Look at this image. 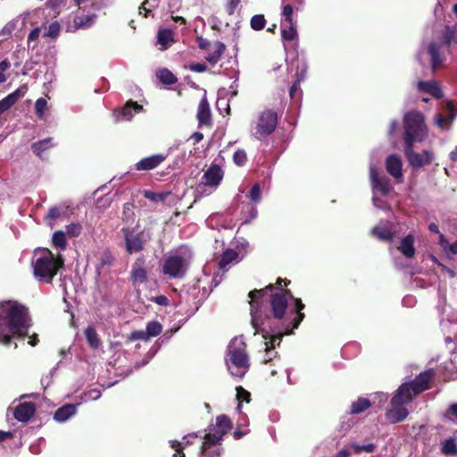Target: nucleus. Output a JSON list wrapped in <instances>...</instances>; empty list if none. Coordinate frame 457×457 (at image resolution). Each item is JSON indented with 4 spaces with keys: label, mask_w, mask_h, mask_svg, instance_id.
<instances>
[{
    "label": "nucleus",
    "mask_w": 457,
    "mask_h": 457,
    "mask_svg": "<svg viewBox=\"0 0 457 457\" xmlns=\"http://www.w3.org/2000/svg\"><path fill=\"white\" fill-rule=\"evenodd\" d=\"M272 289L273 286L269 285L264 289H255L251 291L248 295L251 298V324L255 329L254 335L261 334L265 339L264 355L262 357L264 362L270 361L276 356L277 353L274 352L276 346L275 343L278 341L277 345H279L283 336L291 334L287 327L285 332H282V330L277 327H273L270 316L264 313L260 307L259 298L262 297L266 291Z\"/></svg>",
    "instance_id": "f257e3e1"
},
{
    "label": "nucleus",
    "mask_w": 457,
    "mask_h": 457,
    "mask_svg": "<svg viewBox=\"0 0 457 457\" xmlns=\"http://www.w3.org/2000/svg\"><path fill=\"white\" fill-rule=\"evenodd\" d=\"M433 375V370H427L420 373L415 380L403 383L399 386L386 412V418L390 423L400 422L408 416V411L404 405L410 403L418 394L428 388Z\"/></svg>",
    "instance_id": "f03ea898"
},
{
    "label": "nucleus",
    "mask_w": 457,
    "mask_h": 457,
    "mask_svg": "<svg viewBox=\"0 0 457 457\" xmlns=\"http://www.w3.org/2000/svg\"><path fill=\"white\" fill-rule=\"evenodd\" d=\"M30 320L25 307L15 302L0 303V343L9 345L12 338H21L27 335Z\"/></svg>",
    "instance_id": "7ed1b4c3"
},
{
    "label": "nucleus",
    "mask_w": 457,
    "mask_h": 457,
    "mask_svg": "<svg viewBox=\"0 0 457 457\" xmlns=\"http://www.w3.org/2000/svg\"><path fill=\"white\" fill-rule=\"evenodd\" d=\"M232 428L231 420L227 415H220L216 418V422L208 427L204 441L197 436L188 435L187 437L194 439V444L197 445L199 457H220V449L216 445L222 439Z\"/></svg>",
    "instance_id": "20e7f679"
},
{
    "label": "nucleus",
    "mask_w": 457,
    "mask_h": 457,
    "mask_svg": "<svg viewBox=\"0 0 457 457\" xmlns=\"http://www.w3.org/2000/svg\"><path fill=\"white\" fill-rule=\"evenodd\" d=\"M31 266L35 278L43 283H51L59 269L63 266L61 256H55L46 248H38L34 251Z\"/></svg>",
    "instance_id": "39448f33"
},
{
    "label": "nucleus",
    "mask_w": 457,
    "mask_h": 457,
    "mask_svg": "<svg viewBox=\"0 0 457 457\" xmlns=\"http://www.w3.org/2000/svg\"><path fill=\"white\" fill-rule=\"evenodd\" d=\"M228 370L233 377L243 378L249 369V358L242 337H235L229 342L225 358Z\"/></svg>",
    "instance_id": "423d86ee"
},
{
    "label": "nucleus",
    "mask_w": 457,
    "mask_h": 457,
    "mask_svg": "<svg viewBox=\"0 0 457 457\" xmlns=\"http://www.w3.org/2000/svg\"><path fill=\"white\" fill-rule=\"evenodd\" d=\"M291 299L294 302V312H295V316L293 318V329L297 328L300 325L301 321L304 318V314L301 312V311L304 308V304L302 303L301 299L295 298L290 291L288 290H280L272 295L270 299V305L272 311V323L274 322L273 319L281 320L284 315L286 309L288 306V300ZM273 327H275L272 324Z\"/></svg>",
    "instance_id": "0eeeda50"
},
{
    "label": "nucleus",
    "mask_w": 457,
    "mask_h": 457,
    "mask_svg": "<svg viewBox=\"0 0 457 457\" xmlns=\"http://www.w3.org/2000/svg\"><path fill=\"white\" fill-rule=\"evenodd\" d=\"M403 140L405 145H413L416 142H422L428 137V128L424 115L417 111H411L403 117Z\"/></svg>",
    "instance_id": "6e6552de"
},
{
    "label": "nucleus",
    "mask_w": 457,
    "mask_h": 457,
    "mask_svg": "<svg viewBox=\"0 0 457 457\" xmlns=\"http://www.w3.org/2000/svg\"><path fill=\"white\" fill-rule=\"evenodd\" d=\"M190 261V250L187 247H180L166 258L162 265V273L170 278H181L186 274Z\"/></svg>",
    "instance_id": "1a4fd4ad"
},
{
    "label": "nucleus",
    "mask_w": 457,
    "mask_h": 457,
    "mask_svg": "<svg viewBox=\"0 0 457 457\" xmlns=\"http://www.w3.org/2000/svg\"><path fill=\"white\" fill-rule=\"evenodd\" d=\"M452 33L453 31L451 29L447 27L443 38L430 42L426 49V52L421 49L417 54V59L419 62L422 63V56L427 53L430 56L432 69L435 71L440 67L445 60V51L447 50L451 42Z\"/></svg>",
    "instance_id": "9d476101"
},
{
    "label": "nucleus",
    "mask_w": 457,
    "mask_h": 457,
    "mask_svg": "<svg viewBox=\"0 0 457 457\" xmlns=\"http://www.w3.org/2000/svg\"><path fill=\"white\" fill-rule=\"evenodd\" d=\"M370 179L373 193V204L376 208L384 209L385 204L381 201L380 196L386 195L392 190L390 181L385 176L379 177L372 163L370 165Z\"/></svg>",
    "instance_id": "9b49d317"
},
{
    "label": "nucleus",
    "mask_w": 457,
    "mask_h": 457,
    "mask_svg": "<svg viewBox=\"0 0 457 457\" xmlns=\"http://www.w3.org/2000/svg\"><path fill=\"white\" fill-rule=\"evenodd\" d=\"M278 122L277 113L271 110H266L261 113L256 127L255 137L262 139L271 134Z\"/></svg>",
    "instance_id": "f8f14e48"
},
{
    "label": "nucleus",
    "mask_w": 457,
    "mask_h": 457,
    "mask_svg": "<svg viewBox=\"0 0 457 457\" xmlns=\"http://www.w3.org/2000/svg\"><path fill=\"white\" fill-rule=\"evenodd\" d=\"M223 179V171L217 164L211 165L204 173L202 177V183L197 186V192L204 195L203 188L204 187H211L212 190L216 189Z\"/></svg>",
    "instance_id": "ddd939ff"
},
{
    "label": "nucleus",
    "mask_w": 457,
    "mask_h": 457,
    "mask_svg": "<svg viewBox=\"0 0 457 457\" xmlns=\"http://www.w3.org/2000/svg\"><path fill=\"white\" fill-rule=\"evenodd\" d=\"M122 232L125 241V249L128 253H136L144 249V245L147 242V237L143 232H135L129 228H123Z\"/></svg>",
    "instance_id": "4468645a"
},
{
    "label": "nucleus",
    "mask_w": 457,
    "mask_h": 457,
    "mask_svg": "<svg viewBox=\"0 0 457 457\" xmlns=\"http://www.w3.org/2000/svg\"><path fill=\"white\" fill-rule=\"evenodd\" d=\"M413 145H405L404 152L408 158L410 164L413 167H421L428 164L432 160V155L429 152L424 151L421 154H417L412 150Z\"/></svg>",
    "instance_id": "2eb2a0df"
},
{
    "label": "nucleus",
    "mask_w": 457,
    "mask_h": 457,
    "mask_svg": "<svg viewBox=\"0 0 457 457\" xmlns=\"http://www.w3.org/2000/svg\"><path fill=\"white\" fill-rule=\"evenodd\" d=\"M386 171L396 180L403 182V162L396 154L389 155L386 160Z\"/></svg>",
    "instance_id": "dca6fc26"
},
{
    "label": "nucleus",
    "mask_w": 457,
    "mask_h": 457,
    "mask_svg": "<svg viewBox=\"0 0 457 457\" xmlns=\"http://www.w3.org/2000/svg\"><path fill=\"white\" fill-rule=\"evenodd\" d=\"M27 86L22 85L15 91L0 100V115L12 108L21 97H23L27 93Z\"/></svg>",
    "instance_id": "f3484780"
},
{
    "label": "nucleus",
    "mask_w": 457,
    "mask_h": 457,
    "mask_svg": "<svg viewBox=\"0 0 457 457\" xmlns=\"http://www.w3.org/2000/svg\"><path fill=\"white\" fill-rule=\"evenodd\" d=\"M168 154H157L143 158L136 164L137 170H150L159 166L167 158Z\"/></svg>",
    "instance_id": "a211bd4d"
},
{
    "label": "nucleus",
    "mask_w": 457,
    "mask_h": 457,
    "mask_svg": "<svg viewBox=\"0 0 457 457\" xmlns=\"http://www.w3.org/2000/svg\"><path fill=\"white\" fill-rule=\"evenodd\" d=\"M393 223L390 221H380L372 229V234L378 239L386 242H391L394 237L392 231Z\"/></svg>",
    "instance_id": "6ab92c4d"
},
{
    "label": "nucleus",
    "mask_w": 457,
    "mask_h": 457,
    "mask_svg": "<svg viewBox=\"0 0 457 457\" xmlns=\"http://www.w3.org/2000/svg\"><path fill=\"white\" fill-rule=\"evenodd\" d=\"M35 404L33 403H21L14 410V418L21 422H27L35 413Z\"/></svg>",
    "instance_id": "aec40b11"
},
{
    "label": "nucleus",
    "mask_w": 457,
    "mask_h": 457,
    "mask_svg": "<svg viewBox=\"0 0 457 457\" xmlns=\"http://www.w3.org/2000/svg\"><path fill=\"white\" fill-rule=\"evenodd\" d=\"M445 109L447 112L446 115L438 113L435 116V122L440 129L447 128L455 118L454 106L452 103H447Z\"/></svg>",
    "instance_id": "412c9836"
},
{
    "label": "nucleus",
    "mask_w": 457,
    "mask_h": 457,
    "mask_svg": "<svg viewBox=\"0 0 457 457\" xmlns=\"http://www.w3.org/2000/svg\"><path fill=\"white\" fill-rule=\"evenodd\" d=\"M281 36L285 41H293L297 38L296 21H281Z\"/></svg>",
    "instance_id": "4be33fe9"
},
{
    "label": "nucleus",
    "mask_w": 457,
    "mask_h": 457,
    "mask_svg": "<svg viewBox=\"0 0 457 457\" xmlns=\"http://www.w3.org/2000/svg\"><path fill=\"white\" fill-rule=\"evenodd\" d=\"M418 89L420 92L428 93L437 99L443 97V92L436 80L419 81Z\"/></svg>",
    "instance_id": "5701e85b"
},
{
    "label": "nucleus",
    "mask_w": 457,
    "mask_h": 457,
    "mask_svg": "<svg viewBox=\"0 0 457 457\" xmlns=\"http://www.w3.org/2000/svg\"><path fill=\"white\" fill-rule=\"evenodd\" d=\"M143 259H137L131 270V279L134 284L145 283L147 279V272L143 267Z\"/></svg>",
    "instance_id": "b1692460"
},
{
    "label": "nucleus",
    "mask_w": 457,
    "mask_h": 457,
    "mask_svg": "<svg viewBox=\"0 0 457 457\" xmlns=\"http://www.w3.org/2000/svg\"><path fill=\"white\" fill-rule=\"evenodd\" d=\"M225 48L226 47L223 43L220 41L214 42L211 46V48L209 49L210 52L205 57L206 61L212 65L216 64L223 54Z\"/></svg>",
    "instance_id": "393cba45"
},
{
    "label": "nucleus",
    "mask_w": 457,
    "mask_h": 457,
    "mask_svg": "<svg viewBox=\"0 0 457 457\" xmlns=\"http://www.w3.org/2000/svg\"><path fill=\"white\" fill-rule=\"evenodd\" d=\"M78 404H65L60 407L54 415L58 422H65L77 412Z\"/></svg>",
    "instance_id": "a878e982"
},
{
    "label": "nucleus",
    "mask_w": 457,
    "mask_h": 457,
    "mask_svg": "<svg viewBox=\"0 0 457 457\" xmlns=\"http://www.w3.org/2000/svg\"><path fill=\"white\" fill-rule=\"evenodd\" d=\"M197 120L200 126L209 125L211 120L210 105L206 98H203L198 105Z\"/></svg>",
    "instance_id": "bb28decb"
},
{
    "label": "nucleus",
    "mask_w": 457,
    "mask_h": 457,
    "mask_svg": "<svg viewBox=\"0 0 457 457\" xmlns=\"http://www.w3.org/2000/svg\"><path fill=\"white\" fill-rule=\"evenodd\" d=\"M240 260L241 258L235 250L227 249L223 252L219 265L221 269H228L231 265L238 263Z\"/></svg>",
    "instance_id": "cd10ccee"
},
{
    "label": "nucleus",
    "mask_w": 457,
    "mask_h": 457,
    "mask_svg": "<svg viewBox=\"0 0 457 457\" xmlns=\"http://www.w3.org/2000/svg\"><path fill=\"white\" fill-rule=\"evenodd\" d=\"M398 248L405 257L412 258L415 254L413 236L408 235L403 238Z\"/></svg>",
    "instance_id": "c85d7f7f"
},
{
    "label": "nucleus",
    "mask_w": 457,
    "mask_h": 457,
    "mask_svg": "<svg viewBox=\"0 0 457 457\" xmlns=\"http://www.w3.org/2000/svg\"><path fill=\"white\" fill-rule=\"evenodd\" d=\"M142 106L137 103H128L118 113V120H130L136 112L142 110Z\"/></svg>",
    "instance_id": "c756f323"
},
{
    "label": "nucleus",
    "mask_w": 457,
    "mask_h": 457,
    "mask_svg": "<svg viewBox=\"0 0 457 457\" xmlns=\"http://www.w3.org/2000/svg\"><path fill=\"white\" fill-rule=\"evenodd\" d=\"M438 245L447 257L457 255V240L453 243H449L444 235H440Z\"/></svg>",
    "instance_id": "7c9ffc66"
},
{
    "label": "nucleus",
    "mask_w": 457,
    "mask_h": 457,
    "mask_svg": "<svg viewBox=\"0 0 457 457\" xmlns=\"http://www.w3.org/2000/svg\"><path fill=\"white\" fill-rule=\"evenodd\" d=\"M171 448L175 450L174 457H186V453L182 452L183 449H187V445L194 444V441H190L187 436L183 438L182 442L172 440L170 442Z\"/></svg>",
    "instance_id": "2f4dec72"
},
{
    "label": "nucleus",
    "mask_w": 457,
    "mask_h": 457,
    "mask_svg": "<svg viewBox=\"0 0 457 457\" xmlns=\"http://www.w3.org/2000/svg\"><path fill=\"white\" fill-rule=\"evenodd\" d=\"M52 141L53 139L48 137L34 143L32 145L33 152L41 158L43 152L54 145Z\"/></svg>",
    "instance_id": "473e14b6"
},
{
    "label": "nucleus",
    "mask_w": 457,
    "mask_h": 457,
    "mask_svg": "<svg viewBox=\"0 0 457 457\" xmlns=\"http://www.w3.org/2000/svg\"><path fill=\"white\" fill-rule=\"evenodd\" d=\"M301 4V0H282L283 12L281 21H295L293 18V4Z\"/></svg>",
    "instance_id": "72a5a7b5"
},
{
    "label": "nucleus",
    "mask_w": 457,
    "mask_h": 457,
    "mask_svg": "<svg viewBox=\"0 0 457 457\" xmlns=\"http://www.w3.org/2000/svg\"><path fill=\"white\" fill-rule=\"evenodd\" d=\"M95 15H81L74 18V24L77 29H87L95 22Z\"/></svg>",
    "instance_id": "f704fd0d"
},
{
    "label": "nucleus",
    "mask_w": 457,
    "mask_h": 457,
    "mask_svg": "<svg viewBox=\"0 0 457 457\" xmlns=\"http://www.w3.org/2000/svg\"><path fill=\"white\" fill-rule=\"evenodd\" d=\"M172 40L173 33L170 29H162L158 32L157 42L162 46V49H165Z\"/></svg>",
    "instance_id": "c9c22d12"
},
{
    "label": "nucleus",
    "mask_w": 457,
    "mask_h": 457,
    "mask_svg": "<svg viewBox=\"0 0 457 457\" xmlns=\"http://www.w3.org/2000/svg\"><path fill=\"white\" fill-rule=\"evenodd\" d=\"M85 336L88 345L92 348H97L100 345V339L96 329L92 327H88L85 330Z\"/></svg>",
    "instance_id": "e433bc0d"
},
{
    "label": "nucleus",
    "mask_w": 457,
    "mask_h": 457,
    "mask_svg": "<svg viewBox=\"0 0 457 457\" xmlns=\"http://www.w3.org/2000/svg\"><path fill=\"white\" fill-rule=\"evenodd\" d=\"M370 406V402L366 398H359L353 402L351 406V413L359 414Z\"/></svg>",
    "instance_id": "4c0bfd02"
},
{
    "label": "nucleus",
    "mask_w": 457,
    "mask_h": 457,
    "mask_svg": "<svg viewBox=\"0 0 457 457\" xmlns=\"http://www.w3.org/2000/svg\"><path fill=\"white\" fill-rule=\"evenodd\" d=\"M157 78L166 85H172L177 82L176 77L168 69H162L157 71Z\"/></svg>",
    "instance_id": "58836bf2"
},
{
    "label": "nucleus",
    "mask_w": 457,
    "mask_h": 457,
    "mask_svg": "<svg viewBox=\"0 0 457 457\" xmlns=\"http://www.w3.org/2000/svg\"><path fill=\"white\" fill-rule=\"evenodd\" d=\"M442 451L445 454L454 455L457 453V444L454 439L450 438L443 442Z\"/></svg>",
    "instance_id": "ea45409f"
},
{
    "label": "nucleus",
    "mask_w": 457,
    "mask_h": 457,
    "mask_svg": "<svg viewBox=\"0 0 457 457\" xmlns=\"http://www.w3.org/2000/svg\"><path fill=\"white\" fill-rule=\"evenodd\" d=\"M250 397H251V395H250V393L248 391L244 389L242 386H237V399L239 402L238 405L237 407V411H241V407H242L241 403L242 402L249 403L250 402Z\"/></svg>",
    "instance_id": "a19ab883"
},
{
    "label": "nucleus",
    "mask_w": 457,
    "mask_h": 457,
    "mask_svg": "<svg viewBox=\"0 0 457 457\" xmlns=\"http://www.w3.org/2000/svg\"><path fill=\"white\" fill-rule=\"evenodd\" d=\"M266 24V20L262 14H255L252 17L250 21L251 28L253 30H262Z\"/></svg>",
    "instance_id": "79ce46f5"
},
{
    "label": "nucleus",
    "mask_w": 457,
    "mask_h": 457,
    "mask_svg": "<svg viewBox=\"0 0 457 457\" xmlns=\"http://www.w3.org/2000/svg\"><path fill=\"white\" fill-rule=\"evenodd\" d=\"M350 447L353 450L355 453H361L362 452L365 453H372L374 452L376 445L374 444H366V445H359L356 443L350 444Z\"/></svg>",
    "instance_id": "37998d69"
},
{
    "label": "nucleus",
    "mask_w": 457,
    "mask_h": 457,
    "mask_svg": "<svg viewBox=\"0 0 457 457\" xmlns=\"http://www.w3.org/2000/svg\"><path fill=\"white\" fill-rule=\"evenodd\" d=\"M53 244L60 249H64L66 247V237L65 234L62 231H55L53 235Z\"/></svg>",
    "instance_id": "c03bdc74"
},
{
    "label": "nucleus",
    "mask_w": 457,
    "mask_h": 457,
    "mask_svg": "<svg viewBox=\"0 0 457 457\" xmlns=\"http://www.w3.org/2000/svg\"><path fill=\"white\" fill-rule=\"evenodd\" d=\"M162 327L157 321L149 322L146 325L145 332L148 335V338L152 337H156L162 332Z\"/></svg>",
    "instance_id": "a18cd8bd"
},
{
    "label": "nucleus",
    "mask_w": 457,
    "mask_h": 457,
    "mask_svg": "<svg viewBox=\"0 0 457 457\" xmlns=\"http://www.w3.org/2000/svg\"><path fill=\"white\" fill-rule=\"evenodd\" d=\"M60 31V25L58 22H52L48 27L44 29L43 37H55Z\"/></svg>",
    "instance_id": "49530a36"
},
{
    "label": "nucleus",
    "mask_w": 457,
    "mask_h": 457,
    "mask_svg": "<svg viewBox=\"0 0 457 457\" xmlns=\"http://www.w3.org/2000/svg\"><path fill=\"white\" fill-rule=\"evenodd\" d=\"M144 195L145 198L149 199L152 202L159 203L163 202L167 195L163 193H154L149 190H145L144 192Z\"/></svg>",
    "instance_id": "de8ad7c7"
},
{
    "label": "nucleus",
    "mask_w": 457,
    "mask_h": 457,
    "mask_svg": "<svg viewBox=\"0 0 457 457\" xmlns=\"http://www.w3.org/2000/svg\"><path fill=\"white\" fill-rule=\"evenodd\" d=\"M247 157L244 150L238 149L233 155V161L237 166H244L246 162Z\"/></svg>",
    "instance_id": "09e8293b"
},
{
    "label": "nucleus",
    "mask_w": 457,
    "mask_h": 457,
    "mask_svg": "<svg viewBox=\"0 0 457 457\" xmlns=\"http://www.w3.org/2000/svg\"><path fill=\"white\" fill-rule=\"evenodd\" d=\"M47 102L45 98H38L35 104L36 113L39 118H42L46 109Z\"/></svg>",
    "instance_id": "8fccbe9b"
},
{
    "label": "nucleus",
    "mask_w": 457,
    "mask_h": 457,
    "mask_svg": "<svg viewBox=\"0 0 457 457\" xmlns=\"http://www.w3.org/2000/svg\"><path fill=\"white\" fill-rule=\"evenodd\" d=\"M63 209V206H53L49 209V212L46 218L49 220H54L61 217Z\"/></svg>",
    "instance_id": "3c124183"
},
{
    "label": "nucleus",
    "mask_w": 457,
    "mask_h": 457,
    "mask_svg": "<svg viewBox=\"0 0 457 457\" xmlns=\"http://www.w3.org/2000/svg\"><path fill=\"white\" fill-rule=\"evenodd\" d=\"M66 0H48L47 5L54 13H59L65 5Z\"/></svg>",
    "instance_id": "603ef678"
},
{
    "label": "nucleus",
    "mask_w": 457,
    "mask_h": 457,
    "mask_svg": "<svg viewBox=\"0 0 457 457\" xmlns=\"http://www.w3.org/2000/svg\"><path fill=\"white\" fill-rule=\"evenodd\" d=\"M67 233L71 237H78L82 230V227L79 223H71L66 227Z\"/></svg>",
    "instance_id": "864d4df0"
},
{
    "label": "nucleus",
    "mask_w": 457,
    "mask_h": 457,
    "mask_svg": "<svg viewBox=\"0 0 457 457\" xmlns=\"http://www.w3.org/2000/svg\"><path fill=\"white\" fill-rule=\"evenodd\" d=\"M101 397V391L97 388L89 389L85 393V401H95Z\"/></svg>",
    "instance_id": "5fc2aeb1"
},
{
    "label": "nucleus",
    "mask_w": 457,
    "mask_h": 457,
    "mask_svg": "<svg viewBox=\"0 0 457 457\" xmlns=\"http://www.w3.org/2000/svg\"><path fill=\"white\" fill-rule=\"evenodd\" d=\"M261 187L258 184H255L253 186L252 189L250 190V198L253 203H258L261 200Z\"/></svg>",
    "instance_id": "6e6d98bb"
},
{
    "label": "nucleus",
    "mask_w": 457,
    "mask_h": 457,
    "mask_svg": "<svg viewBox=\"0 0 457 457\" xmlns=\"http://www.w3.org/2000/svg\"><path fill=\"white\" fill-rule=\"evenodd\" d=\"M158 1L159 0H145L139 7V13L142 14L144 11V16L146 17L147 13L150 12V9L147 8L146 5L148 4L150 7H155L158 4Z\"/></svg>",
    "instance_id": "4d7b16f0"
},
{
    "label": "nucleus",
    "mask_w": 457,
    "mask_h": 457,
    "mask_svg": "<svg viewBox=\"0 0 457 457\" xmlns=\"http://www.w3.org/2000/svg\"><path fill=\"white\" fill-rule=\"evenodd\" d=\"M130 339L147 341L149 338L145 330H137L131 333Z\"/></svg>",
    "instance_id": "13d9d810"
},
{
    "label": "nucleus",
    "mask_w": 457,
    "mask_h": 457,
    "mask_svg": "<svg viewBox=\"0 0 457 457\" xmlns=\"http://www.w3.org/2000/svg\"><path fill=\"white\" fill-rule=\"evenodd\" d=\"M241 0H226V11L229 15H232Z\"/></svg>",
    "instance_id": "bf43d9fd"
},
{
    "label": "nucleus",
    "mask_w": 457,
    "mask_h": 457,
    "mask_svg": "<svg viewBox=\"0 0 457 457\" xmlns=\"http://www.w3.org/2000/svg\"><path fill=\"white\" fill-rule=\"evenodd\" d=\"M305 77V69L301 71L300 74L297 75V80L293 84V86L290 88V96L293 97L295 92L297 90L298 85L301 82V80H303Z\"/></svg>",
    "instance_id": "052dcab7"
},
{
    "label": "nucleus",
    "mask_w": 457,
    "mask_h": 457,
    "mask_svg": "<svg viewBox=\"0 0 457 457\" xmlns=\"http://www.w3.org/2000/svg\"><path fill=\"white\" fill-rule=\"evenodd\" d=\"M41 34L43 35L42 29L36 28V29H32L30 31V33L29 34L28 43L30 44L31 42L36 41Z\"/></svg>",
    "instance_id": "680f3d73"
},
{
    "label": "nucleus",
    "mask_w": 457,
    "mask_h": 457,
    "mask_svg": "<svg viewBox=\"0 0 457 457\" xmlns=\"http://www.w3.org/2000/svg\"><path fill=\"white\" fill-rule=\"evenodd\" d=\"M447 416L450 420L457 422V403H453L447 409Z\"/></svg>",
    "instance_id": "e2e57ef3"
},
{
    "label": "nucleus",
    "mask_w": 457,
    "mask_h": 457,
    "mask_svg": "<svg viewBox=\"0 0 457 457\" xmlns=\"http://www.w3.org/2000/svg\"><path fill=\"white\" fill-rule=\"evenodd\" d=\"M189 70L195 72H204L207 71V66L204 63H192L189 65Z\"/></svg>",
    "instance_id": "0e129e2a"
},
{
    "label": "nucleus",
    "mask_w": 457,
    "mask_h": 457,
    "mask_svg": "<svg viewBox=\"0 0 457 457\" xmlns=\"http://www.w3.org/2000/svg\"><path fill=\"white\" fill-rule=\"evenodd\" d=\"M242 424L239 423L237 424V429L234 431V437L236 439H240L242 438L244 436H245L246 434H248V430H241L240 428H241Z\"/></svg>",
    "instance_id": "69168bd1"
},
{
    "label": "nucleus",
    "mask_w": 457,
    "mask_h": 457,
    "mask_svg": "<svg viewBox=\"0 0 457 457\" xmlns=\"http://www.w3.org/2000/svg\"><path fill=\"white\" fill-rule=\"evenodd\" d=\"M198 43H199V47L201 49L209 50L211 48V46H212L208 40L204 39L202 37H200L198 39Z\"/></svg>",
    "instance_id": "338daca9"
},
{
    "label": "nucleus",
    "mask_w": 457,
    "mask_h": 457,
    "mask_svg": "<svg viewBox=\"0 0 457 457\" xmlns=\"http://www.w3.org/2000/svg\"><path fill=\"white\" fill-rule=\"evenodd\" d=\"M350 455L349 450L344 448L338 451L335 457H350Z\"/></svg>",
    "instance_id": "774afa93"
}]
</instances>
